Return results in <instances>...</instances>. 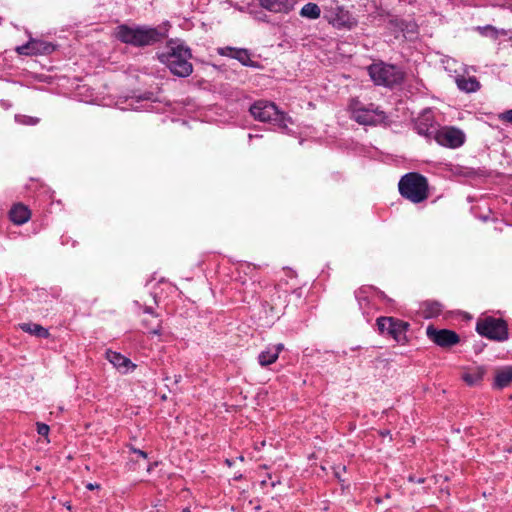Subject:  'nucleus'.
Returning <instances> with one entry per match:
<instances>
[{
    "instance_id": "f257e3e1",
    "label": "nucleus",
    "mask_w": 512,
    "mask_h": 512,
    "mask_svg": "<svg viewBox=\"0 0 512 512\" xmlns=\"http://www.w3.org/2000/svg\"><path fill=\"white\" fill-rule=\"evenodd\" d=\"M157 58L171 74L179 78H187L193 73L191 49L182 42L170 40L163 52Z\"/></svg>"
},
{
    "instance_id": "f03ea898",
    "label": "nucleus",
    "mask_w": 512,
    "mask_h": 512,
    "mask_svg": "<svg viewBox=\"0 0 512 512\" xmlns=\"http://www.w3.org/2000/svg\"><path fill=\"white\" fill-rule=\"evenodd\" d=\"M116 37L119 41L135 47H145L162 41L166 34L158 28L122 24L117 27Z\"/></svg>"
},
{
    "instance_id": "7ed1b4c3",
    "label": "nucleus",
    "mask_w": 512,
    "mask_h": 512,
    "mask_svg": "<svg viewBox=\"0 0 512 512\" xmlns=\"http://www.w3.org/2000/svg\"><path fill=\"white\" fill-rule=\"evenodd\" d=\"M400 195L414 204L422 203L429 197V184L425 176L417 172L403 175L398 183Z\"/></svg>"
},
{
    "instance_id": "20e7f679",
    "label": "nucleus",
    "mask_w": 512,
    "mask_h": 512,
    "mask_svg": "<svg viewBox=\"0 0 512 512\" xmlns=\"http://www.w3.org/2000/svg\"><path fill=\"white\" fill-rule=\"evenodd\" d=\"M367 71L375 85L390 89L401 85L405 79V73L400 67L382 61L372 63Z\"/></svg>"
},
{
    "instance_id": "39448f33",
    "label": "nucleus",
    "mask_w": 512,
    "mask_h": 512,
    "mask_svg": "<svg viewBox=\"0 0 512 512\" xmlns=\"http://www.w3.org/2000/svg\"><path fill=\"white\" fill-rule=\"evenodd\" d=\"M476 331L483 337L490 340L503 342L509 337L508 325L502 318L486 316L480 318L476 323Z\"/></svg>"
},
{
    "instance_id": "423d86ee",
    "label": "nucleus",
    "mask_w": 512,
    "mask_h": 512,
    "mask_svg": "<svg viewBox=\"0 0 512 512\" xmlns=\"http://www.w3.org/2000/svg\"><path fill=\"white\" fill-rule=\"evenodd\" d=\"M255 120L269 122L279 127H286L287 116L269 101H256L249 109Z\"/></svg>"
},
{
    "instance_id": "0eeeda50",
    "label": "nucleus",
    "mask_w": 512,
    "mask_h": 512,
    "mask_svg": "<svg viewBox=\"0 0 512 512\" xmlns=\"http://www.w3.org/2000/svg\"><path fill=\"white\" fill-rule=\"evenodd\" d=\"M351 118L361 125H377L385 118V113L374 104L364 107L358 99H352L349 104Z\"/></svg>"
},
{
    "instance_id": "6e6552de",
    "label": "nucleus",
    "mask_w": 512,
    "mask_h": 512,
    "mask_svg": "<svg viewBox=\"0 0 512 512\" xmlns=\"http://www.w3.org/2000/svg\"><path fill=\"white\" fill-rule=\"evenodd\" d=\"M325 18L338 29H351L357 24V21L351 13L338 4L325 7Z\"/></svg>"
},
{
    "instance_id": "1a4fd4ad",
    "label": "nucleus",
    "mask_w": 512,
    "mask_h": 512,
    "mask_svg": "<svg viewBox=\"0 0 512 512\" xmlns=\"http://www.w3.org/2000/svg\"><path fill=\"white\" fill-rule=\"evenodd\" d=\"M429 340L441 348H450L460 342V336L450 329H437L433 325L426 328Z\"/></svg>"
},
{
    "instance_id": "9d476101",
    "label": "nucleus",
    "mask_w": 512,
    "mask_h": 512,
    "mask_svg": "<svg viewBox=\"0 0 512 512\" xmlns=\"http://www.w3.org/2000/svg\"><path fill=\"white\" fill-rule=\"evenodd\" d=\"M434 140L441 146L455 149L464 144L465 134L455 127H442L435 134Z\"/></svg>"
},
{
    "instance_id": "9b49d317",
    "label": "nucleus",
    "mask_w": 512,
    "mask_h": 512,
    "mask_svg": "<svg viewBox=\"0 0 512 512\" xmlns=\"http://www.w3.org/2000/svg\"><path fill=\"white\" fill-rule=\"evenodd\" d=\"M414 129L428 140L434 139L439 128L431 109H425L420 113L414 122Z\"/></svg>"
},
{
    "instance_id": "f8f14e48",
    "label": "nucleus",
    "mask_w": 512,
    "mask_h": 512,
    "mask_svg": "<svg viewBox=\"0 0 512 512\" xmlns=\"http://www.w3.org/2000/svg\"><path fill=\"white\" fill-rule=\"evenodd\" d=\"M56 46L48 41L31 39L26 44L17 47L16 51L21 55H47L54 52Z\"/></svg>"
},
{
    "instance_id": "ddd939ff",
    "label": "nucleus",
    "mask_w": 512,
    "mask_h": 512,
    "mask_svg": "<svg viewBox=\"0 0 512 512\" xmlns=\"http://www.w3.org/2000/svg\"><path fill=\"white\" fill-rule=\"evenodd\" d=\"M286 297V291L281 292L274 287L270 291V300L263 301L262 306L265 308L266 312L270 313V315H276L280 313L281 309L285 306Z\"/></svg>"
},
{
    "instance_id": "4468645a",
    "label": "nucleus",
    "mask_w": 512,
    "mask_h": 512,
    "mask_svg": "<svg viewBox=\"0 0 512 512\" xmlns=\"http://www.w3.org/2000/svg\"><path fill=\"white\" fill-rule=\"evenodd\" d=\"M260 6L272 13L288 14L294 10L296 0H259Z\"/></svg>"
},
{
    "instance_id": "2eb2a0df",
    "label": "nucleus",
    "mask_w": 512,
    "mask_h": 512,
    "mask_svg": "<svg viewBox=\"0 0 512 512\" xmlns=\"http://www.w3.org/2000/svg\"><path fill=\"white\" fill-rule=\"evenodd\" d=\"M106 358L123 374H126L130 369L134 370L136 368V365L132 363L129 358L119 352L108 350L106 352Z\"/></svg>"
},
{
    "instance_id": "dca6fc26",
    "label": "nucleus",
    "mask_w": 512,
    "mask_h": 512,
    "mask_svg": "<svg viewBox=\"0 0 512 512\" xmlns=\"http://www.w3.org/2000/svg\"><path fill=\"white\" fill-rule=\"evenodd\" d=\"M409 327L410 324L408 322L393 317L392 328L391 331H389V336L397 343L404 345L408 342L407 331Z\"/></svg>"
},
{
    "instance_id": "f3484780",
    "label": "nucleus",
    "mask_w": 512,
    "mask_h": 512,
    "mask_svg": "<svg viewBox=\"0 0 512 512\" xmlns=\"http://www.w3.org/2000/svg\"><path fill=\"white\" fill-rule=\"evenodd\" d=\"M284 349L282 343L271 345L258 355V362L262 367L271 365L277 361L280 352Z\"/></svg>"
},
{
    "instance_id": "a211bd4d",
    "label": "nucleus",
    "mask_w": 512,
    "mask_h": 512,
    "mask_svg": "<svg viewBox=\"0 0 512 512\" xmlns=\"http://www.w3.org/2000/svg\"><path fill=\"white\" fill-rule=\"evenodd\" d=\"M486 374L484 366H475L468 368L461 376L462 380L469 386L480 385Z\"/></svg>"
},
{
    "instance_id": "6ab92c4d",
    "label": "nucleus",
    "mask_w": 512,
    "mask_h": 512,
    "mask_svg": "<svg viewBox=\"0 0 512 512\" xmlns=\"http://www.w3.org/2000/svg\"><path fill=\"white\" fill-rule=\"evenodd\" d=\"M30 217V209L22 203L13 205L9 211V218L16 225H22L26 223Z\"/></svg>"
},
{
    "instance_id": "aec40b11",
    "label": "nucleus",
    "mask_w": 512,
    "mask_h": 512,
    "mask_svg": "<svg viewBox=\"0 0 512 512\" xmlns=\"http://www.w3.org/2000/svg\"><path fill=\"white\" fill-rule=\"evenodd\" d=\"M512 382V367H504L496 370L493 388L503 389L508 387Z\"/></svg>"
},
{
    "instance_id": "412c9836",
    "label": "nucleus",
    "mask_w": 512,
    "mask_h": 512,
    "mask_svg": "<svg viewBox=\"0 0 512 512\" xmlns=\"http://www.w3.org/2000/svg\"><path fill=\"white\" fill-rule=\"evenodd\" d=\"M456 84L459 90L466 92V93H473L480 89L481 84L477 80L475 76L471 77H464V76H458L456 78Z\"/></svg>"
},
{
    "instance_id": "4be33fe9",
    "label": "nucleus",
    "mask_w": 512,
    "mask_h": 512,
    "mask_svg": "<svg viewBox=\"0 0 512 512\" xmlns=\"http://www.w3.org/2000/svg\"><path fill=\"white\" fill-rule=\"evenodd\" d=\"M19 328L28 334L34 335L38 338L47 339L50 337V333L48 329L43 327L40 324L33 323V322H27V323H21L19 324Z\"/></svg>"
},
{
    "instance_id": "5701e85b",
    "label": "nucleus",
    "mask_w": 512,
    "mask_h": 512,
    "mask_svg": "<svg viewBox=\"0 0 512 512\" xmlns=\"http://www.w3.org/2000/svg\"><path fill=\"white\" fill-rule=\"evenodd\" d=\"M422 312L426 318H434L441 315L443 305L434 300H427L421 304Z\"/></svg>"
},
{
    "instance_id": "b1692460",
    "label": "nucleus",
    "mask_w": 512,
    "mask_h": 512,
    "mask_svg": "<svg viewBox=\"0 0 512 512\" xmlns=\"http://www.w3.org/2000/svg\"><path fill=\"white\" fill-rule=\"evenodd\" d=\"M235 55L233 59L238 60L243 66L251 67V68H260L261 65L257 61H253L251 59V53L246 48H238L235 51Z\"/></svg>"
},
{
    "instance_id": "393cba45",
    "label": "nucleus",
    "mask_w": 512,
    "mask_h": 512,
    "mask_svg": "<svg viewBox=\"0 0 512 512\" xmlns=\"http://www.w3.org/2000/svg\"><path fill=\"white\" fill-rule=\"evenodd\" d=\"M300 15L308 19H318L321 15L320 7L313 2L306 3L300 10Z\"/></svg>"
},
{
    "instance_id": "a878e982",
    "label": "nucleus",
    "mask_w": 512,
    "mask_h": 512,
    "mask_svg": "<svg viewBox=\"0 0 512 512\" xmlns=\"http://www.w3.org/2000/svg\"><path fill=\"white\" fill-rule=\"evenodd\" d=\"M393 323V317L381 316L376 319V325L380 334L389 335Z\"/></svg>"
},
{
    "instance_id": "bb28decb",
    "label": "nucleus",
    "mask_w": 512,
    "mask_h": 512,
    "mask_svg": "<svg viewBox=\"0 0 512 512\" xmlns=\"http://www.w3.org/2000/svg\"><path fill=\"white\" fill-rule=\"evenodd\" d=\"M60 293H61V289L57 288V287L51 288L50 291H47L44 288L37 289L36 290V300L39 302H41L42 300L46 302L47 301L46 298L48 297V295H51L53 298L57 299V298H59Z\"/></svg>"
},
{
    "instance_id": "cd10ccee",
    "label": "nucleus",
    "mask_w": 512,
    "mask_h": 512,
    "mask_svg": "<svg viewBox=\"0 0 512 512\" xmlns=\"http://www.w3.org/2000/svg\"><path fill=\"white\" fill-rule=\"evenodd\" d=\"M354 294L360 309L366 308L369 304V298L367 295L366 288H359L358 290L355 291Z\"/></svg>"
},
{
    "instance_id": "c85d7f7f",
    "label": "nucleus",
    "mask_w": 512,
    "mask_h": 512,
    "mask_svg": "<svg viewBox=\"0 0 512 512\" xmlns=\"http://www.w3.org/2000/svg\"><path fill=\"white\" fill-rule=\"evenodd\" d=\"M143 325L149 329V333L154 335H160L161 334V320L156 319V324L152 325L150 321L144 319L142 321Z\"/></svg>"
},
{
    "instance_id": "c756f323",
    "label": "nucleus",
    "mask_w": 512,
    "mask_h": 512,
    "mask_svg": "<svg viewBox=\"0 0 512 512\" xmlns=\"http://www.w3.org/2000/svg\"><path fill=\"white\" fill-rule=\"evenodd\" d=\"M16 121L24 124V125H36L39 123L40 119L37 117L27 116V115H17Z\"/></svg>"
},
{
    "instance_id": "7c9ffc66",
    "label": "nucleus",
    "mask_w": 512,
    "mask_h": 512,
    "mask_svg": "<svg viewBox=\"0 0 512 512\" xmlns=\"http://www.w3.org/2000/svg\"><path fill=\"white\" fill-rule=\"evenodd\" d=\"M478 29L480 30L482 35L490 36L493 39H497L498 38V31L492 25H487V26H484V27H479Z\"/></svg>"
},
{
    "instance_id": "2f4dec72",
    "label": "nucleus",
    "mask_w": 512,
    "mask_h": 512,
    "mask_svg": "<svg viewBox=\"0 0 512 512\" xmlns=\"http://www.w3.org/2000/svg\"><path fill=\"white\" fill-rule=\"evenodd\" d=\"M237 49L238 48H234V47H230V46L218 48V54L221 55V56H226V57L234 58V55L236 53L235 51Z\"/></svg>"
},
{
    "instance_id": "473e14b6",
    "label": "nucleus",
    "mask_w": 512,
    "mask_h": 512,
    "mask_svg": "<svg viewBox=\"0 0 512 512\" xmlns=\"http://www.w3.org/2000/svg\"><path fill=\"white\" fill-rule=\"evenodd\" d=\"M50 428L47 424L38 422L37 423V433L41 436H47L49 434Z\"/></svg>"
},
{
    "instance_id": "72a5a7b5",
    "label": "nucleus",
    "mask_w": 512,
    "mask_h": 512,
    "mask_svg": "<svg viewBox=\"0 0 512 512\" xmlns=\"http://www.w3.org/2000/svg\"><path fill=\"white\" fill-rule=\"evenodd\" d=\"M499 118L503 122L511 123L512 124V109L506 110L503 113L499 115Z\"/></svg>"
},
{
    "instance_id": "f704fd0d",
    "label": "nucleus",
    "mask_w": 512,
    "mask_h": 512,
    "mask_svg": "<svg viewBox=\"0 0 512 512\" xmlns=\"http://www.w3.org/2000/svg\"><path fill=\"white\" fill-rule=\"evenodd\" d=\"M130 451L135 453V454H137V455H139L140 457H142L144 459H146L148 457V455H147V453L145 451L137 449V448H135L133 446L130 447Z\"/></svg>"
},
{
    "instance_id": "c9c22d12",
    "label": "nucleus",
    "mask_w": 512,
    "mask_h": 512,
    "mask_svg": "<svg viewBox=\"0 0 512 512\" xmlns=\"http://www.w3.org/2000/svg\"><path fill=\"white\" fill-rule=\"evenodd\" d=\"M86 488H87L88 490L99 489V488H100V485H99V484H97V483H88V484L86 485Z\"/></svg>"
},
{
    "instance_id": "e433bc0d",
    "label": "nucleus",
    "mask_w": 512,
    "mask_h": 512,
    "mask_svg": "<svg viewBox=\"0 0 512 512\" xmlns=\"http://www.w3.org/2000/svg\"><path fill=\"white\" fill-rule=\"evenodd\" d=\"M144 312H145V313H148V314H151L155 319H157V317H158V316L154 313V311H153V309H152L151 307H146V308L144 309Z\"/></svg>"
},
{
    "instance_id": "4c0bfd02",
    "label": "nucleus",
    "mask_w": 512,
    "mask_h": 512,
    "mask_svg": "<svg viewBox=\"0 0 512 512\" xmlns=\"http://www.w3.org/2000/svg\"><path fill=\"white\" fill-rule=\"evenodd\" d=\"M152 95H153V93H151V92L145 93V95L143 96V99L150 100L152 98Z\"/></svg>"
},
{
    "instance_id": "58836bf2",
    "label": "nucleus",
    "mask_w": 512,
    "mask_h": 512,
    "mask_svg": "<svg viewBox=\"0 0 512 512\" xmlns=\"http://www.w3.org/2000/svg\"><path fill=\"white\" fill-rule=\"evenodd\" d=\"M181 378H182L181 375H175L174 376V383L175 384L179 383L181 381Z\"/></svg>"
},
{
    "instance_id": "ea45409f",
    "label": "nucleus",
    "mask_w": 512,
    "mask_h": 512,
    "mask_svg": "<svg viewBox=\"0 0 512 512\" xmlns=\"http://www.w3.org/2000/svg\"><path fill=\"white\" fill-rule=\"evenodd\" d=\"M157 462H154L153 464H150L149 467H148V471H151L152 469H154V467L157 466Z\"/></svg>"
},
{
    "instance_id": "a19ab883",
    "label": "nucleus",
    "mask_w": 512,
    "mask_h": 512,
    "mask_svg": "<svg viewBox=\"0 0 512 512\" xmlns=\"http://www.w3.org/2000/svg\"><path fill=\"white\" fill-rule=\"evenodd\" d=\"M225 463H226L229 467H231V466H232V461H231V460H229V459H226V460H225Z\"/></svg>"
},
{
    "instance_id": "79ce46f5",
    "label": "nucleus",
    "mask_w": 512,
    "mask_h": 512,
    "mask_svg": "<svg viewBox=\"0 0 512 512\" xmlns=\"http://www.w3.org/2000/svg\"><path fill=\"white\" fill-rule=\"evenodd\" d=\"M182 512H190V509L189 508H185V509H183Z\"/></svg>"
}]
</instances>
